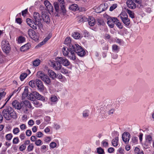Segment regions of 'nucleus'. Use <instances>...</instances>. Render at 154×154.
I'll return each instance as SVG.
<instances>
[{
    "label": "nucleus",
    "mask_w": 154,
    "mask_h": 154,
    "mask_svg": "<svg viewBox=\"0 0 154 154\" xmlns=\"http://www.w3.org/2000/svg\"><path fill=\"white\" fill-rule=\"evenodd\" d=\"M120 98L117 99L113 101V103L112 104H109L107 103H104L100 106V112L104 114L105 116H107L106 112L108 114L110 115L113 114L115 112V109L112 106H114L115 104L119 105V101L121 100Z\"/></svg>",
    "instance_id": "obj_1"
},
{
    "label": "nucleus",
    "mask_w": 154,
    "mask_h": 154,
    "mask_svg": "<svg viewBox=\"0 0 154 154\" xmlns=\"http://www.w3.org/2000/svg\"><path fill=\"white\" fill-rule=\"evenodd\" d=\"M65 3L64 0H58V2H54L53 5L56 11L57 12L55 14V16L58 17V14L62 13L64 15L66 13V10L65 6Z\"/></svg>",
    "instance_id": "obj_2"
},
{
    "label": "nucleus",
    "mask_w": 154,
    "mask_h": 154,
    "mask_svg": "<svg viewBox=\"0 0 154 154\" xmlns=\"http://www.w3.org/2000/svg\"><path fill=\"white\" fill-rule=\"evenodd\" d=\"M2 115L4 118L7 120H10L12 119H16L17 118L16 113L13 108L10 106H8L3 110Z\"/></svg>",
    "instance_id": "obj_3"
},
{
    "label": "nucleus",
    "mask_w": 154,
    "mask_h": 154,
    "mask_svg": "<svg viewBox=\"0 0 154 154\" xmlns=\"http://www.w3.org/2000/svg\"><path fill=\"white\" fill-rule=\"evenodd\" d=\"M69 48L70 49L71 54V55H69V57L70 59L73 60H75L76 59L75 53L77 54V52H80L84 50L80 46L77 44H75L74 45L71 44L69 47Z\"/></svg>",
    "instance_id": "obj_4"
},
{
    "label": "nucleus",
    "mask_w": 154,
    "mask_h": 154,
    "mask_svg": "<svg viewBox=\"0 0 154 154\" xmlns=\"http://www.w3.org/2000/svg\"><path fill=\"white\" fill-rule=\"evenodd\" d=\"M37 76L40 79L46 84L48 85H51V80L49 76L42 71H38L37 73Z\"/></svg>",
    "instance_id": "obj_5"
},
{
    "label": "nucleus",
    "mask_w": 154,
    "mask_h": 154,
    "mask_svg": "<svg viewBox=\"0 0 154 154\" xmlns=\"http://www.w3.org/2000/svg\"><path fill=\"white\" fill-rule=\"evenodd\" d=\"M26 97L27 99L31 100H33L35 98L42 101H44L45 100L44 97L40 95L36 91L32 92V93H29Z\"/></svg>",
    "instance_id": "obj_6"
},
{
    "label": "nucleus",
    "mask_w": 154,
    "mask_h": 154,
    "mask_svg": "<svg viewBox=\"0 0 154 154\" xmlns=\"http://www.w3.org/2000/svg\"><path fill=\"white\" fill-rule=\"evenodd\" d=\"M134 2L139 4L141 6V0H128L126 2V4L129 8L131 9H134L136 7V5Z\"/></svg>",
    "instance_id": "obj_7"
},
{
    "label": "nucleus",
    "mask_w": 154,
    "mask_h": 154,
    "mask_svg": "<svg viewBox=\"0 0 154 154\" xmlns=\"http://www.w3.org/2000/svg\"><path fill=\"white\" fill-rule=\"evenodd\" d=\"M119 17L123 23L126 26H128L130 23V21L126 13H123L119 15Z\"/></svg>",
    "instance_id": "obj_8"
},
{
    "label": "nucleus",
    "mask_w": 154,
    "mask_h": 154,
    "mask_svg": "<svg viewBox=\"0 0 154 154\" xmlns=\"http://www.w3.org/2000/svg\"><path fill=\"white\" fill-rule=\"evenodd\" d=\"M2 48L3 51L6 53H8L11 50L10 44L8 41H3L2 43Z\"/></svg>",
    "instance_id": "obj_9"
},
{
    "label": "nucleus",
    "mask_w": 154,
    "mask_h": 154,
    "mask_svg": "<svg viewBox=\"0 0 154 154\" xmlns=\"http://www.w3.org/2000/svg\"><path fill=\"white\" fill-rule=\"evenodd\" d=\"M59 59L57 57L55 59V61L51 62V66L56 70H59L61 67L62 65L60 62H58Z\"/></svg>",
    "instance_id": "obj_10"
},
{
    "label": "nucleus",
    "mask_w": 154,
    "mask_h": 154,
    "mask_svg": "<svg viewBox=\"0 0 154 154\" xmlns=\"http://www.w3.org/2000/svg\"><path fill=\"white\" fill-rule=\"evenodd\" d=\"M28 32L30 37L35 42L38 41V37L36 35L35 32L34 30L32 29H28Z\"/></svg>",
    "instance_id": "obj_11"
},
{
    "label": "nucleus",
    "mask_w": 154,
    "mask_h": 154,
    "mask_svg": "<svg viewBox=\"0 0 154 154\" xmlns=\"http://www.w3.org/2000/svg\"><path fill=\"white\" fill-rule=\"evenodd\" d=\"M87 20L90 26H93L95 24V20L94 17H90L88 20L85 17H83L80 20V21L81 22H84V21H87Z\"/></svg>",
    "instance_id": "obj_12"
},
{
    "label": "nucleus",
    "mask_w": 154,
    "mask_h": 154,
    "mask_svg": "<svg viewBox=\"0 0 154 154\" xmlns=\"http://www.w3.org/2000/svg\"><path fill=\"white\" fill-rule=\"evenodd\" d=\"M35 83L39 91H42L44 90L45 86L42 82L41 80L38 79H36Z\"/></svg>",
    "instance_id": "obj_13"
},
{
    "label": "nucleus",
    "mask_w": 154,
    "mask_h": 154,
    "mask_svg": "<svg viewBox=\"0 0 154 154\" xmlns=\"http://www.w3.org/2000/svg\"><path fill=\"white\" fill-rule=\"evenodd\" d=\"M59 60L58 62H60L61 64L65 66H68L70 65V63L69 61L65 57H58Z\"/></svg>",
    "instance_id": "obj_14"
},
{
    "label": "nucleus",
    "mask_w": 154,
    "mask_h": 154,
    "mask_svg": "<svg viewBox=\"0 0 154 154\" xmlns=\"http://www.w3.org/2000/svg\"><path fill=\"white\" fill-rule=\"evenodd\" d=\"M34 20L35 22L37 23H41V21L42 20V15L41 16L39 13L37 12H35L33 14Z\"/></svg>",
    "instance_id": "obj_15"
},
{
    "label": "nucleus",
    "mask_w": 154,
    "mask_h": 154,
    "mask_svg": "<svg viewBox=\"0 0 154 154\" xmlns=\"http://www.w3.org/2000/svg\"><path fill=\"white\" fill-rule=\"evenodd\" d=\"M130 134L126 132H124L122 134V140L125 143L128 142L130 138Z\"/></svg>",
    "instance_id": "obj_16"
},
{
    "label": "nucleus",
    "mask_w": 154,
    "mask_h": 154,
    "mask_svg": "<svg viewBox=\"0 0 154 154\" xmlns=\"http://www.w3.org/2000/svg\"><path fill=\"white\" fill-rule=\"evenodd\" d=\"M42 19L43 21L47 23H49L50 22V19L48 14L46 12H42Z\"/></svg>",
    "instance_id": "obj_17"
},
{
    "label": "nucleus",
    "mask_w": 154,
    "mask_h": 154,
    "mask_svg": "<svg viewBox=\"0 0 154 154\" xmlns=\"http://www.w3.org/2000/svg\"><path fill=\"white\" fill-rule=\"evenodd\" d=\"M42 26L41 23H37L36 22H34L29 25L30 27L34 29H36L38 28L40 29V27Z\"/></svg>",
    "instance_id": "obj_18"
},
{
    "label": "nucleus",
    "mask_w": 154,
    "mask_h": 154,
    "mask_svg": "<svg viewBox=\"0 0 154 154\" xmlns=\"http://www.w3.org/2000/svg\"><path fill=\"white\" fill-rule=\"evenodd\" d=\"M44 4L48 10L51 11L52 12H53V7L49 1L47 0L45 1Z\"/></svg>",
    "instance_id": "obj_19"
},
{
    "label": "nucleus",
    "mask_w": 154,
    "mask_h": 154,
    "mask_svg": "<svg viewBox=\"0 0 154 154\" xmlns=\"http://www.w3.org/2000/svg\"><path fill=\"white\" fill-rule=\"evenodd\" d=\"M12 105L17 110H20L22 107L21 104L17 100H14L12 102Z\"/></svg>",
    "instance_id": "obj_20"
},
{
    "label": "nucleus",
    "mask_w": 154,
    "mask_h": 154,
    "mask_svg": "<svg viewBox=\"0 0 154 154\" xmlns=\"http://www.w3.org/2000/svg\"><path fill=\"white\" fill-rule=\"evenodd\" d=\"M108 7V4L106 3H104L103 4H101L100 5L98 8V9H101V11H97V13H100L102 11H106L107 8ZM97 9H98V8Z\"/></svg>",
    "instance_id": "obj_21"
},
{
    "label": "nucleus",
    "mask_w": 154,
    "mask_h": 154,
    "mask_svg": "<svg viewBox=\"0 0 154 154\" xmlns=\"http://www.w3.org/2000/svg\"><path fill=\"white\" fill-rule=\"evenodd\" d=\"M113 18L114 17H109L107 19V23L109 27L111 28H113L114 25Z\"/></svg>",
    "instance_id": "obj_22"
},
{
    "label": "nucleus",
    "mask_w": 154,
    "mask_h": 154,
    "mask_svg": "<svg viewBox=\"0 0 154 154\" xmlns=\"http://www.w3.org/2000/svg\"><path fill=\"white\" fill-rule=\"evenodd\" d=\"M63 54L64 56L71 55V54H69V52H70V49H69V48H68L66 47H64L62 50Z\"/></svg>",
    "instance_id": "obj_23"
},
{
    "label": "nucleus",
    "mask_w": 154,
    "mask_h": 154,
    "mask_svg": "<svg viewBox=\"0 0 154 154\" xmlns=\"http://www.w3.org/2000/svg\"><path fill=\"white\" fill-rule=\"evenodd\" d=\"M30 47V43H28L21 47L20 51H24L29 49Z\"/></svg>",
    "instance_id": "obj_24"
},
{
    "label": "nucleus",
    "mask_w": 154,
    "mask_h": 154,
    "mask_svg": "<svg viewBox=\"0 0 154 154\" xmlns=\"http://www.w3.org/2000/svg\"><path fill=\"white\" fill-rule=\"evenodd\" d=\"M48 72L50 77L52 79H54L57 78V74L53 71L51 70H48Z\"/></svg>",
    "instance_id": "obj_25"
},
{
    "label": "nucleus",
    "mask_w": 154,
    "mask_h": 154,
    "mask_svg": "<svg viewBox=\"0 0 154 154\" xmlns=\"http://www.w3.org/2000/svg\"><path fill=\"white\" fill-rule=\"evenodd\" d=\"M69 9L73 11H75L79 9L78 5L75 4H72L69 7Z\"/></svg>",
    "instance_id": "obj_26"
},
{
    "label": "nucleus",
    "mask_w": 154,
    "mask_h": 154,
    "mask_svg": "<svg viewBox=\"0 0 154 154\" xmlns=\"http://www.w3.org/2000/svg\"><path fill=\"white\" fill-rule=\"evenodd\" d=\"M29 93L28 88L26 87L24 89V92L22 94L23 98H25V97H26Z\"/></svg>",
    "instance_id": "obj_27"
},
{
    "label": "nucleus",
    "mask_w": 154,
    "mask_h": 154,
    "mask_svg": "<svg viewBox=\"0 0 154 154\" xmlns=\"http://www.w3.org/2000/svg\"><path fill=\"white\" fill-rule=\"evenodd\" d=\"M72 36L75 39H79L81 37L80 34L77 32L73 33L72 34Z\"/></svg>",
    "instance_id": "obj_28"
},
{
    "label": "nucleus",
    "mask_w": 154,
    "mask_h": 154,
    "mask_svg": "<svg viewBox=\"0 0 154 154\" xmlns=\"http://www.w3.org/2000/svg\"><path fill=\"white\" fill-rule=\"evenodd\" d=\"M146 142L150 144L152 141V136L149 135H146L145 137Z\"/></svg>",
    "instance_id": "obj_29"
},
{
    "label": "nucleus",
    "mask_w": 154,
    "mask_h": 154,
    "mask_svg": "<svg viewBox=\"0 0 154 154\" xmlns=\"http://www.w3.org/2000/svg\"><path fill=\"white\" fill-rule=\"evenodd\" d=\"M25 40V38L22 36H19L17 39V42L19 43L23 42Z\"/></svg>",
    "instance_id": "obj_30"
},
{
    "label": "nucleus",
    "mask_w": 154,
    "mask_h": 154,
    "mask_svg": "<svg viewBox=\"0 0 154 154\" xmlns=\"http://www.w3.org/2000/svg\"><path fill=\"white\" fill-rule=\"evenodd\" d=\"M89 110L88 109H85L82 112L83 116L84 118L88 117L89 116Z\"/></svg>",
    "instance_id": "obj_31"
},
{
    "label": "nucleus",
    "mask_w": 154,
    "mask_h": 154,
    "mask_svg": "<svg viewBox=\"0 0 154 154\" xmlns=\"http://www.w3.org/2000/svg\"><path fill=\"white\" fill-rule=\"evenodd\" d=\"M118 140V137H116L115 138V140L113 139L112 141V143L113 146H117L118 144L117 141Z\"/></svg>",
    "instance_id": "obj_32"
},
{
    "label": "nucleus",
    "mask_w": 154,
    "mask_h": 154,
    "mask_svg": "<svg viewBox=\"0 0 154 154\" xmlns=\"http://www.w3.org/2000/svg\"><path fill=\"white\" fill-rule=\"evenodd\" d=\"M97 21L98 25L104 26L105 24L103 20L102 19H97Z\"/></svg>",
    "instance_id": "obj_33"
},
{
    "label": "nucleus",
    "mask_w": 154,
    "mask_h": 154,
    "mask_svg": "<svg viewBox=\"0 0 154 154\" xmlns=\"http://www.w3.org/2000/svg\"><path fill=\"white\" fill-rule=\"evenodd\" d=\"M71 42V40L70 37H67L64 41V44L67 45H69V46L70 45L72 44H70Z\"/></svg>",
    "instance_id": "obj_34"
},
{
    "label": "nucleus",
    "mask_w": 154,
    "mask_h": 154,
    "mask_svg": "<svg viewBox=\"0 0 154 154\" xmlns=\"http://www.w3.org/2000/svg\"><path fill=\"white\" fill-rule=\"evenodd\" d=\"M112 50L116 52H118L119 51V48L116 45H113L112 46Z\"/></svg>",
    "instance_id": "obj_35"
},
{
    "label": "nucleus",
    "mask_w": 154,
    "mask_h": 154,
    "mask_svg": "<svg viewBox=\"0 0 154 154\" xmlns=\"http://www.w3.org/2000/svg\"><path fill=\"white\" fill-rule=\"evenodd\" d=\"M40 60L38 59H37L34 60L33 62V64L35 66H37L40 64Z\"/></svg>",
    "instance_id": "obj_36"
},
{
    "label": "nucleus",
    "mask_w": 154,
    "mask_h": 154,
    "mask_svg": "<svg viewBox=\"0 0 154 154\" xmlns=\"http://www.w3.org/2000/svg\"><path fill=\"white\" fill-rule=\"evenodd\" d=\"M27 76V74L26 73H24L21 74L20 77V80L21 81H23Z\"/></svg>",
    "instance_id": "obj_37"
},
{
    "label": "nucleus",
    "mask_w": 154,
    "mask_h": 154,
    "mask_svg": "<svg viewBox=\"0 0 154 154\" xmlns=\"http://www.w3.org/2000/svg\"><path fill=\"white\" fill-rule=\"evenodd\" d=\"M29 85L32 88H33L36 86L35 80H32L29 82Z\"/></svg>",
    "instance_id": "obj_38"
},
{
    "label": "nucleus",
    "mask_w": 154,
    "mask_h": 154,
    "mask_svg": "<svg viewBox=\"0 0 154 154\" xmlns=\"http://www.w3.org/2000/svg\"><path fill=\"white\" fill-rule=\"evenodd\" d=\"M127 12L129 15V16L131 18H133L134 17V13L131 10L127 9Z\"/></svg>",
    "instance_id": "obj_39"
},
{
    "label": "nucleus",
    "mask_w": 154,
    "mask_h": 154,
    "mask_svg": "<svg viewBox=\"0 0 154 154\" xmlns=\"http://www.w3.org/2000/svg\"><path fill=\"white\" fill-rule=\"evenodd\" d=\"M97 152L99 154H103L104 153L103 149L100 147L97 148Z\"/></svg>",
    "instance_id": "obj_40"
},
{
    "label": "nucleus",
    "mask_w": 154,
    "mask_h": 154,
    "mask_svg": "<svg viewBox=\"0 0 154 154\" xmlns=\"http://www.w3.org/2000/svg\"><path fill=\"white\" fill-rule=\"evenodd\" d=\"M24 104L27 107L29 108H31L32 107V106L30 104L29 101L28 100H25L23 102Z\"/></svg>",
    "instance_id": "obj_41"
},
{
    "label": "nucleus",
    "mask_w": 154,
    "mask_h": 154,
    "mask_svg": "<svg viewBox=\"0 0 154 154\" xmlns=\"http://www.w3.org/2000/svg\"><path fill=\"white\" fill-rule=\"evenodd\" d=\"M42 143V140L40 139H36L35 142V144L38 146L41 145Z\"/></svg>",
    "instance_id": "obj_42"
},
{
    "label": "nucleus",
    "mask_w": 154,
    "mask_h": 154,
    "mask_svg": "<svg viewBox=\"0 0 154 154\" xmlns=\"http://www.w3.org/2000/svg\"><path fill=\"white\" fill-rule=\"evenodd\" d=\"M77 54L81 57L84 56L85 54V52L84 50L80 52H77Z\"/></svg>",
    "instance_id": "obj_43"
},
{
    "label": "nucleus",
    "mask_w": 154,
    "mask_h": 154,
    "mask_svg": "<svg viewBox=\"0 0 154 154\" xmlns=\"http://www.w3.org/2000/svg\"><path fill=\"white\" fill-rule=\"evenodd\" d=\"M50 100L52 102H55L57 100V98L56 96L53 95L50 98Z\"/></svg>",
    "instance_id": "obj_44"
},
{
    "label": "nucleus",
    "mask_w": 154,
    "mask_h": 154,
    "mask_svg": "<svg viewBox=\"0 0 154 154\" xmlns=\"http://www.w3.org/2000/svg\"><path fill=\"white\" fill-rule=\"evenodd\" d=\"M34 148V146L33 145V144H30L27 147V150L28 151H32Z\"/></svg>",
    "instance_id": "obj_45"
},
{
    "label": "nucleus",
    "mask_w": 154,
    "mask_h": 154,
    "mask_svg": "<svg viewBox=\"0 0 154 154\" xmlns=\"http://www.w3.org/2000/svg\"><path fill=\"white\" fill-rule=\"evenodd\" d=\"M117 7V5L116 4H113L109 8V11H113Z\"/></svg>",
    "instance_id": "obj_46"
},
{
    "label": "nucleus",
    "mask_w": 154,
    "mask_h": 154,
    "mask_svg": "<svg viewBox=\"0 0 154 154\" xmlns=\"http://www.w3.org/2000/svg\"><path fill=\"white\" fill-rule=\"evenodd\" d=\"M12 137V135L11 134H7L5 136V138L7 140H11Z\"/></svg>",
    "instance_id": "obj_47"
},
{
    "label": "nucleus",
    "mask_w": 154,
    "mask_h": 154,
    "mask_svg": "<svg viewBox=\"0 0 154 154\" xmlns=\"http://www.w3.org/2000/svg\"><path fill=\"white\" fill-rule=\"evenodd\" d=\"M60 70V72L62 73L66 74L68 73V70L66 69H65L63 68H61Z\"/></svg>",
    "instance_id": "obj_48"
},
{
    "label": "nucleus",
    "mask_w": 154,
    "mask_h": 154,
    "mask_svg": "<svg viewBox=\"0 0 154 154\" xmlns=\"http://www.w3.org/2000/svg\"><path fill=\"white\" fill-rule=\"evenodd\" d=\"M36 135L37 137L40 138L43 137V134L42 132L38 131L36 133Z\"/></svg>",
    "instance_id": "obj_49"
},
{
    "label": "nucleus",
    "mask_w": 154,
    "mask_h": 154,
    "mask_svg": "<svg viewBox=\"0 0 154 154\" xmlns=\"http://www.w3.org/2000/svg\"><path fill=\"white\" fill-rule=\"evenodd\" d=\"M102 143L103 144V146L104 147L106 148L108 146V143L107 142L105 141L104 140L103 141Z\"/></svg>",
    "instance_id": "obj_50"
},
{
    "label": "nucleus",
    "mask_w": 154,
    "mask_h": 154,
    "mask_svg": "<svg viewBox=\"0 0 154 154\" xmlns=\"http://www.w3.org/2000/svg\"><path fill=\"white\" fill-rule=\"evenodd\" d=\"M56 143L54 142H52L50 144V147L52 148H54L56 146Z\"/></svg>",
    "instance_id": "obj_51"
},
{
    "label": "nucleus",
    "mask_w": 154,
    "mask_h": 154,
    "mask_svg": "<svg viewBox=\"0 0 154 154\" xmlns=\"http://www.w3.org/2000/svg\"><path fill=\"white\" fill-rule=\"evenodd\" d=\"M138 141V138L137 137H133L132 138V142L134 143H136Z\"/></svg>",
    "instance_id": "obj_52"
},
{
    "label": "nucleus",
    "mask_w": 154,
    "mask_h": 154,
    "mask_svg": "<svg viewBox=\"0 0 154 154\" xmlns=\"http://www.w3.org/2000/svg\"><path fill=\"white\" fill-rule=\"evenodd\" d=\"M19 138L18 137H15L13 139V143L14 144H17L19 142Z\"/></svg>",
    "instance_id": "obj_53"
},
{
    "label": "nucleus",
    "mask_w": 154,
    "mask_h": 154,
    "mask_svg": "<svg viewBox=\"0 0 154 154\" xmlns=\"http://www.w3.org/2000/svg\"><path fill=\"white\" fill-rule=\"evenodd\" d=\"M26 148V146L24 144H23L20 146L19 147L20 150L21 151H23L25 150Z\"/></svg>",
    "instance_id": "obj_54"
},
{
    "label": "nucleus",
    "mask_w": 154,
    "mask_h": 154,
    "mask_svg": "<svg viewBox=\"0 0 154 154\" xmlns=\"http://www.w3.org/2000/svg\"><path fill=\"white\" fill-rule=\"evenodd\" d=\"M51 34H49L47 37H46L44 39V41L45 42H47L49 39L51 38Z\"/></svg>",
    "instance_id": "obj_55"
},
{
    "label": "nucleus",
    "mask_w": 154,
    "mask_h": 154,
    "mask_svg": "<svg viewBox=\"0 0 154 154\" xmlns=\"http://www.w3.org/2000/svg\"><path fill=\"white\" fill-rule=\"evenodd\" d=\"M19 132V130L18 128H15L13 129V132L14 134H17Z\"/></svg>",
    "instance_id": "obj_56"
},
{
    "label": "nucleus",
    "mask_w": 154,
    "mask_h": 154,
    "mask_svg": "<svg viewBox=\"0 0 154 154\" xmlns=\"http://www.w3.org/2000/svg\"><path fill=\"white\" fill-rule=\"evenodd\" d=\"M33 100V103L37 105L36 106V107H38L42 105V104L39 105V102L38 101H37V100Z\"/></svg>",
    "instance_id": "obj_57"
},
{
    "label": "nucleus",
    "mask_w": 154,
    "mask_h": 154,
    "mask_svg": "<svg viewBox=\"0 0 154 154\" xmlns=\"http://www.w3.org/2000/svg\"><path fill=\"white\" fill-rule=\"evenodd\" d=\"M32 132L30 130H28L26 132V135L27 136H30L31 135Z\"/></svg>",
    "instance_id": "obj_58"
},
{
    "label": "nucleus",
    "mask_w": 154,
    "mask_h": 154,
    "mask_svg": "<svg viewBox=\"0 0 154 154\" xmlns=\"http://www.w3.org/2000/svg\"><path fill=\"white\" fill-rule=\"evenodd\" d=\"M16 22L20 24L22 22L21 19L20 18H17L16 19Z\"/></svg>",
    "instance_id": "obj_59"
},
{
    "label": "nucleus",
    "mask_w": 154,
    "mask_h": 154,
    "mask_svg": "<svg viewBox=\"0 0 154 154\" xmlns=\"http://www.w3.org/2000/svg\"><path fill=\"white\" fill-rule=\"evenodd\" d=\"M37 139L36 137L35 136H32L30 138L32 142H35Z\"/></svg>",
    "instance_id": "obj_60"
},
{
    "label": "nucleus",
    "mask_w": 154,
    "mask_h": 154,
    "mask_svg": "<svg viewBox=\"0 0 154 154\" xmlns=\"http://www.w3.org/2000/svg\"><path fill=\"white\" fill-rule=\"evenodd\" d=\"M116 25L118 28L120 29H122L123 28V26L122 25V23L120 22H119V23Z\"/></svg>",
    "instance_id": "obj_61"
},
{
    "label": "nucleus",
    "mask_w": 154,
    "mask_h": 154,
    "mask_svg": "<svg viewBox=\"0 0 154 154\" xmlns=\"http://www.w3.org/2000/svg\"><path fill=\"white\" fill-rule=\"evenodd\" d=\"M34 124V122L32 120H30L28 122V124L30 126H32Z\"/></svg>",
    "instance_id": "obj_62"
},
{
    "label": "nucleus",
    "mask_w": 154,
    "mask_h": 154,
    "mask_svg": "<svg viewBox=\"0 0 154 154\" xmlns=\"http://www.w3.org/2000/svg\"><path fill=\"white\" fill-rule=\"evenodd\" d=\"M54 128L56 130H58L60 128V126L59 125L57 124H55L54 125Z\"/></svg>",
    "instance_id": "obj_63"
},
{
    "label": "nucleus",
    "mask_w": 154,
    "mask_h": 154,
    "mask_svg": "<svg viewBox=\"0 0 154 154\" xmlns=\"http://www.w3.org/2000/svg\"><path fill=\"white\" fill-rule=\"evenodd\" d=\"M44 119L46 122H48L50 121L51 118L50 117L48 116H46L44 118Z\"/></svg>",
    "instance_id": "obj_64"
}]
</instances>
